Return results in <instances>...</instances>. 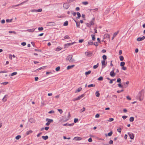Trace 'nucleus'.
Segmentation results:
<instances>
[{
    "instance_id": "obj_19",
    "label": "nucleus",
    "mask_w": 145,
    "mask_h": 145,
    "mask_svg": "<svg viewBox=\"0 0 145 145\" xmlns=\"http://www.w3.org/2000/svg\"><path fill=\"white\" fill-rule=\"evenodd\" d=\"M82 88H79L76 91L75 93H78L80 91L82 90Z\"/></svg>"
},
{
    "instance_id": "obj_5",
    "label": "nucleus",
    "mask_w": 145,
    "mask_h": 145,
    "mask_svg": "<svg viewBox=\"0 0 145 145\" xmlns=\"http://www.w3.org/2000/svg\"><path fill=\"white\" fill-rule=\"evenodd\" d=\"M85 95L84 94H83L81 95L80 96L78 97H77L74 99L73 100V101H75L76 100H80V99L82 98Z\"/></svg>"
},
{
    "instance_id": "obj_49",
    "label": "nucleus",
    "mask_w": 145,
    "mask_h": 145,
    "mask_svg": "<svg viewBox=\"0 0 145 145\" xmlns=\"http://www.w3.org/2000/svg\"><path fill=\"white\" fill-rule=\"evenodd\" d=\"M46 67V66H43L42 67H40V68H39L37 70H41V69H43L44 68V67Z\"/></svg>"
},
{
    "instance_id": "obj_33",
    "label": "nucleus",
    "mask_w": 145,
    "mask_h": 145,
    "mask_svg": "<svg viewBox=\"0 0 145 145\" xmlns=\"http://www.w3.org/2000/svg\"><path fill=\"white\" fill-rule=\"evenodd\" d=\"M17 74V72H13L12 74H11L10 75L11 76H13L14 75H16ZM10 75H9L10 76Z\"/></svg>"
},
{
    "instance_id": "obj_58",
    "label": "nucleus",
    "mask_w": 145,
    "mask_h": 145,
    "mask_svg": "<svg viewBox=\"0 0 145 145\" xmlns=\"http://www.w3.org/2000/svg\"><path fill=\"white\" fill-rule=\"evenodd\" d=\"M54 110H51L48 112L49 114L54 113Z\"/></svg>"
},
{
    "instance_id": "obj_36",
    "label": "nucleus",
    "mask_w": 145,
    "mask_h": 145,
    "mask_svg": "<svg viewBox=\"0 0 145 145\" xmlns=\"http://www.w3.org/2000/svg\"><path fill=\"white\" fill-rule=\"evenodd\" d=\"M82 4L84 5H86L88 4V2L87 1L82 2Z\"/></svg>"
},
{
    "instance_id": "obj_61",
    "label": "nucleus",
    "mask_w": 145,
    "mask_h": 145,
    "mask_svg": "<svg viewBox=\"0 0 145 145\" xmlns=\"http://www.w3.org/2000/svg\"><path fill=\"white\" fill-rule=\"evenodd\" d=\"M8 72L7 71H0V73H7Z\"/></svg>"
},
{
    "instance_id": "obj_8",
    "label": "nucleus",
    "mask_w": 145,
    "mask_h": 145,
    "mask_svg": "<svg viewBox=\"0 0 145 145\" xmlns=\"http://www.w3.org/2000/svg\"><path fill=\"white\" fill-rule=\"evenodd\" d=\"M76 43V42H74L72 43H67L66 44H65V48H67L69 46H70L72 45H73L75 43Z\"/></svg>"
},
{
    "instance_id": "obj_47",
    "label": "nucleus",
    "mask_w": 145,
    "mask_h": 145,
    "mask_svg": "<svg viewBox=\"0 0 145 145\" xmlns=\"http://www.w3.org/2000/svg\"><path fill=\"white\" fill-rule=\"evenodd\" d=\"M114 119L113 118H110L108 120V121L111 122L113 121Z\"/></svg>"
},
{
    "instance_id": "obj_14",
    "label": "nucleus",
    "mask_w": 145,
    "mask_h": 145,
    "mask_svg": "<svg viewBox=\"0 0 145 145\" xmlns=\"http://www.w3.org/2000/svg\"><path fill=\"white\" fill-rule=\"evenodd\" d=\"M75 65H69L67 66V70H69V69H71V68H72V67H74Z\"/></svg>"
},
{
    "instance_id": "obj_7",
    "label": "nucleus",
    "mask_w": 145,
    "mask_h": 145,
    "mask_svg": "<svg viewBox=\"0 0 145 145\" xmlns=\"http://www.w3.org/2000/svg\"><path fill=\"white\" fill-rule=\"evenodd\" d=\"M47 25L48 26H52L55 25L56 24L54 22H50L48 23Z\"/></svg>"
},
{
    "instance_id": "obj_56",
    "label": "nucleus",
    "mask_w": 145,
    "mask_h": 145,
    "mask_svg": "<svg viewBox=\"0 0 145 145\" xmlns=\"http://www.w3.org/2000/svg\"><path fill=\"white\" fill-rule=\"evenodd\" d=\"M21 45L23 46H25L26 45V43L25 42H23L21 43Z\"/></svg>"
},
{
    "instance_id": "obj_16",
    "label": "nucleus",
    "mask_w": 145,
    "mask_h": 145,
    "mask_svg": "<svg viewBox=\"0 0 145 145\" xmlns=\"http://www.w3.org/2000/svg\"><path fill=\"white\" fill-rule=\"evenodd\" d=\"M112 133H112V131H111L108 134V135H107L106 134H105V135L106 137L107 136H111L112 135Z\"/></svg>"
},
{
    "instance_id": "obj_53",
    "label": "nucleus",
    "mask_w": 145,
    "mask_h": 145,
    "mask_svg": "<svg viewBox=\"0 0 145 145\" xmlns=\"http://www.w3.org/2000/svg\"><path fill=\"white\" fill-rule=\"evenodd\" d=\"M38 30L39 31H42L43 29L42 27H39L38 28Z\"/></svg>"
},
{
    "instance_id": "obj_26",
    "label": "nucleus",
    "mask_w": 145,
    "mask_h": 145,
    "mask_svg": "<svg viewBox=\"0 0 145 145\" xmlns=\"http://www.w3.org/2000/svg\"><path fill=\"white\" fill-rule=\"evenodd\" d=\"M6 22H7V23H8V22H12V19H11L10 20L8 19L6 20Z\"/></svg>"
},
{
    "instance_id": "obj_25",
    "label": "nucleus",
    "mask_w": 145,
    "mask_h": 145,
    "mask_svg": "<svg viewBox=\"0 0 145 145\" xmlns=\"http://www.w3.org/2000/svg\"><path fill=\"white\" fill-rule=\"evenodd\" d=\"M7 96V95H5L4 97L3 98V101L4 102H5L7 100L6 97Z\"/></svg>"
},
{
    "instance_id": "obj_59",
    "label": "nucleus",
    "mask_w": 145,
    "mask_h": 145,
    "mask_svg": "<svg viewBox=\"0 0 145 145\" xmlns=\"http://www.w3.org/2000/svg\"><path fill=\"white\" fill-rule=\"evenodd\" d=\"M88 141L89 142H92V140L91 138H89Z\"/></svg>"
},
{
    "instance_id": "obj_52",
    "label": "nucleus",
    "mask_w": 145,
    "mask_h": 145,
    "mask_svg": "<svg viewBox=\"0 0 145 145\" xmlns=\"http://www.w3.org/2000/svg\"><path fill=\"white\" fill-rule=\"evenodd\" d=\"M64 38L65 39H69L70 38V37H69V36H68V35H66V36H65L64 37Z\"/></svg>"
},
{
    "instance_id": "obj_60",
    "label": "nucleus",
    "mask_w": 145,
    "mask_h": 145,
    "mask_svg": "<svg viewBox=\"0 0 145 145\" xmlns=\"http://www.w3.org/2000/svg\"><path fill=\"white\" fill-rule=\"evenodd\" d=\"M42 11V9L41 8L37 10V12H40Z\"/></svg>"
},
{
    "instance_id": "obj_32",
    "label": "nucleus",
    "mask_w": 145,
    "mask_h": 145,
    "mask_svg": "<svg viewBox=\"0 0 145 145\" xmlns=\"http://www.w3.org/2000/svg\"><path fill=\"white\" fill-rule=\"evenodd\" d=\"M21 137V136L20 135H18L16 137V140L19 139Z\"/></svg>"
},
{
    "instance_id": "obj_45",
    "label": "nucleus",
    "mask_w": 145,
    "mask_h": 145,
    "mask_svg": "<svg viewBox=\"0 0 145 145\" xmlns=\"http://www.w3.org/2000/svg\"><path fill=\"white\" fill-rule=\"evenodd\" d=\"M93 42L91 41H89L88 42V44L89 45H92L93 44Z\"/></svg>"
},
{
    "instance_id": "obj_51",
    "label": "nucleus",
    "mask_w": 145,
    "mask_h": 145,
    "mask_svg": "<svg viewBox=\"0 0 145 145\" xmlns=\"http://www.w3.org/2000/svg\"><path fill=\"white\" fill-rule=\"evenodd\" d=\"M58 110L61 114H62L63 112L62 110L61 109H58Z\"/></svg>"
},
{
    "instance_id": "obj_64",
    "label": "nucleus",
    "mask_w": 145,
    "mask_h": 145,
    "mask_svg": "<svg viewBox=\"0 0 145 145\" xmlns=\"http://www.w3.org/2000/svg\"><path fill=\"white\" fill-rule=\"evenodd\" d=\"M122 53V51L121 50H120L119 51V55H121Z\"/></svg>"
},
{
    "instance_id": "obj_31",
    "label": "nucleus",
    "mask_w": 145,
    "mask_h": 145,
    "mask_svg": "<svg viewBox=\"0 0 145 145\" xmlns=\"http://www.w3.org/2000/svg\"><path fill=\"white\" fill-rule=\"evenodd\" d=\"M99 63H98L96 65H95L93 66V68L94 69H96L98 67Z\"/></svg>"
},
{
    "instance_id": "obj_4",
    "label": "nucleus",
    "mask_w": 145,
    "mask_h": 145,
    "mask_svg": "<svg viewBox=\"0 0 145 145\" xmlns=\"http://www.w3.org/2000/svg\"><path fill=\"white\" fill-rule=\"evenodd\" d=\"M116 74L114 72V68H113V70L110 72V75L111 77H114L115 76Z\"/></svg>"
},
{
    "instance_id": "obj_24",
    "label": "nucleus",
    "mask_w": 145,
    "mask_h": 145,
    "mask_svg": "<svg viewBox=\"0 0 145 145\" xmlns=\"http://www.w3.org/2000/svg\"><path fill=\"white\" fill-rule=\"evenodd\" d=\"M35 29H27V31L29 32H31L34 31H35Z\"/></svg>"
},
{
    "instance_id": "obj_13",
    "label": "nucleus",
    "mask_w": 145,
    "mask_h": 145,
    "mask_svg": "<svg viewBox=\"0 0 145 145\" xmlns=\"http://www.w3.org/2000/svg\"><path fill=\"white\" fill-rule=\"evenodd\" d=\"M105 60H103L101 61V63H102V68H104L105 67Z\"/></svg>"
},
{
    "instance_id": "obj_10",
    "label": "nucleus",
    "mask_w": 145,
    "mask_h": 145,
    "mask_svg": "<svg viewBox=\"0 0 145 145\" xmlns=\"http://www.w3.org/2000/svg\"><path fill=\"white\" fill-rule=\"evenodd\" d=\"M86 55L88 57H91L92 55V53L89 52H86L85 53Z\"/></svg>"
},
{
    "instance_id": "obj_30",
    "label": "nucleus",
    "mask_w": 145,
    "mask_h": 145,
    "mask_svg": "<svg viewBox=\"0 0 145 145\" xmlns=\"http://www.w3.org/2000/svg\"><path fill=\"white\" fill-rule=\"evenodd\" d=\"M91 72V71H89L88 72H85V74L86 76L89 74Z\"/></svg>"
},
{
    "instance_id": "obj_23",
    "label": "nucleus",
    "mask_w": 145,
    "mask_h": 145,
    "mask_svg": "<svg viewBox=\"0 0 145 145\" xmlns=\"http://www.w3.org/2000/svg\"><path fill=\"white\" fill-rule=\"evenodd\" d=\"M104 38H110L109 35L108 34H105L104 35Z\"/></svg>"
},
{
    "instance_id": "obj_62",
    "label": "nucleus",
    "mask_w": 145,
    "mask_h": 145,
    "mask_svg": "<svg viewBox=\"0 0 145 145\" xmlns=\"http://www.w3.org/2000/svg\"><path fill=\"white\" fill-rule=\"evenodd\" d=\"M94 44L95 46H97L98 45V43L97 42H95L94 43Z\"/></svg>"
},
{
    "instance_id": "obj_50",
    "label": "nucleus",
    "mask_w": 145,
    "mask_h": 145,
    "mask_svg": "<svg viewBox=\"0 0 145 145\" xmlns=\"http://www.w3.org/2000/svg\"><path fill=\"white\" fill-rule=\"evenodd\" d=\"M117 82H119L120 83L121 82V79L120 78H118L117 80Z\"/></svg>"
},
{
    "instance_id": "obj_1",
    "label": "nucleus",
    "mask_w": 145,
    "mask_h": 145,
    "mask_svg": "<svg viewBox=\"0 0 145 145\" xmlns=\"http://www.w3.org/2000/svg\"><path fill=\"white\" fill-rule=\"evenodd\" d=\"M72 55H70L68 56L66 58V60L69 61L70 63L72 62L75 61L74 59L72 58Z\"/></svg>"
},
{
    "instance_id": "obj_34",
    "label": "nucleus",
    "mask_w": 145,
    "mask_h": 145,
    "mask_svg": "<svg viewBox=\"0 0 145 145\" xmlns=\"http://www.w3.org/2000/svg\"><path fill=\"white\" fill-rule=\"evenodd\" d=\"M125 64V63L124 62H121L120 63V66L121 67L124 66Z\"/></svg>"
},
{
    "instance_id": "obj_12",
    "label": "nucleus",
    "mask_w": 145,
    "mask_h": 145,
    "mask_svg": "<svg viewBox=\"0 0 145 145\" xmlns=\"http://www.w3.org/2000/svg\"><path fill=\"white\" fill-rule=\"evenodd\" d=\"M82 139V138L80 137H74L73 138L74 140H80Z\"/></svg>"
},
{
    "instance_id": "obj_48",
    "label": "nucleus",
    "mask_w": 145,
    "mask_h": 145,
    "mask_svg": "<svg viewBox=\"0 0 145 145\" xmlns=\"http://www.w3.org/2000/svg\"><path fill=\"white\" fill-rule=\"evenodd\" d=\"M60 67L58 66L56 68V70L57 71H58L60 70Z\"/></svg>"
},
{
    "instance_id": "obj_39",
    "label": "nucleus",
    "mask_w": 145,
    "mask_h": 145,
    "mask_svg": "<svg viewBox=\"0 0 145 145\" xmlns=\"http://www.w3.org/2000/svg\"><path fill=\"white\" fill-rule=\"evenodd\" d=\"M8 33H13L15 34H16V32L14 31H8Z\"/></svg>"
},
{
    "instance_id": "obj_57",
    "label": "nucleus",
    "mask_w": 145,
    "mask_h": 145,
    "mask_svg": "<svg viewBox=\"0 0 145 145\" xmlns=\"http://www.w3.org/2000/svg\"><path fill=\"white\" fill-rule=\"evenodd\" d=\"M127 117V116H123L122 117V118L124 120L126 119Z\"/></svg>"
},
{
    "instance_id": "obj_42",
    "label": "nucleus",
    "mask_w": 145,
    "mask_h": 145,
    "mask_svg": "<svg viewBox=\"0 0 145 145\" xmlns=\"http://www.w3.org/2000/svg\"><path fill=\"white\" fill-rule=\"evenodd\" d=\"M37 12V10L36 9H33L29 11V12Z\"/></svg>"
},
{
    "instance_id": "obj_38",
    "label": "nucleus",
    "mask_w": 145,
    "mask_h": 145,
    "mask_svg": "<svg viewBox=\"0 0 145 145\" xmlns=\"http://www.w3.org/2000/svg\"><path fill=\"white\" fill-rule=\"evenodd\" d=\"M88 87H95V85L93 84H91L88 85Z\"/></svg>"
},
{
    "instance_id": "obj_2",
    "label": "nucleus",
    "mask_w": 145,
    "mask_h": 145,
    "mask_svg": "<svg viewBox=\"0 0 145 145\" xmlns=\"http://www.w3.org/2000/svg\"><path fill=\"white\" fill-rule=\"evenodd\" d=\"M28 1V0H26L25 1H24L22 3H20L19 4H18V5H12V6H10L9 8H14L15 7H18V6H19L20 5H22V4H23L26 3V2H27V1Z\"/></svg>"
},
{
    "instance_id": "obj_9",
    "label": "nucleus",
    "mask_w": 145,
    "mask_h": 145,
    "mask_svg": "<svg viewBox=\"0 0 145 145\" xmlns=\"http://www.w3.org/2000/svg\"><path fill=\"white\" fill-rule=\"evenodd\" d=\"M128 134L130 137V138L131 139H133L134 137V135L131 133H128Z\"/></svg>"
},
{
    "instance_id": "obj_22",
    "label": "nucleus",
    "mask_w": 145,
    "mask_h": 145,
    "mask_svg": "<svg viewBox=\"0 0 145 145\" xmlns=\"http://www.w3.org/2000/svg\"><path fill=\"white\" fill-rule=\"evenodd\" d=\"M98 91H97L95 93L96 96L97 97H99L100 96V93H99Z\"/></svg>"
},
{
    "instance_id": "obj_29",
    "label": "nucleus",
    "mask_w": 145,
    "mask_h": 145,
    "mask_svg": "<svg viewBox=\"0 0 145 145\" xmlns=\"http://www.w3.org/2000/svg\"><path fill=\"white\" fill-rule=\"evenodd\" d=\"M32 132V131L31 130H29L26 132L27 135H28Z\"/></svg>"
},
{
    "instance_id": "obj_27",
    "label": "nucleus",
    "mask_w": 145,
    "mask_h": 145,
    "mask_svg": "<svg viewBox=\"0 0 145 145\" xmlns=\"http://www.w3.org/2000/svg\"><path fill=\"white\" fill-rule=\"evenodd\" d=\"M134 120V118L133 117H131L130 118L129 121L130 122H132Z\"/></svg>"
},
{
    "instance_id": "obj_54",
    "label": "nucleus",
    "mask_w": 145,
    "mask_h": 145,
    "mask_svg": "<svg viewBox=\"0 0 145 145\" xmlns=\"http://www.w3.org/2000/svg\"><path fill=\"white\" fill-rule=\"evenodd\" d=\"M121 129L120 128H119L118 129H117L118 131V132L119 133H121Z\"/></svg>"
},
{
    "instance_id": "obj_28",
    "label": "nucleus",
    "mask_w": 145,
    "mask_h": 145,
    "mask_svg": "<svg viewBox=\"0 0 145 145\" xmlns=\"http://www.w3.org/2000/svg\"><path fill=\"white\" fill-rule=\"evenodd\" d=\"M91 36L92 37V39L93 40H94L95 39L94 35H91Z\"/></svg>"
},
{
    "instance_id": "obj_17",
    "label": "nucleus",
    "mask_w": 145,
    "mask_h": 145,
    "mask_svg": "<svg viewBox=\"0 0 145 145\" xmlns=\"http://www.w3.org/2000/svg\"><path fill=\"white\" fill-rule=\"evenodd\" d=\"M42 138L44 140H46L48 139V136H42Z\"/></svg>"
},
{
    "instance_id": "obj_18",
    "label": "nucleus",
    "mask_w": 145,
    "mask_h": 145,
    "mask_svg": "<svg viewBox=\"0 0 145 145\" xmlns=\"http://www.w3.org/2000/svg\"><path fill=\"white\" fill-rule=\"evenodd\" d=\"M74 21L75 22L76 25V27H80V23L79 22H78L76 20L74 19Z\"/></svg>"
},
{
    "instance_id": "obj_40",
    "label": "nucleus",
    "mask_w": 145,
    "mask_h": 145,
    "mask_svg": "<svg viewBox=\"0 0 145 145\" xmlns=\"http://www.w3.org/2000/svg\"><path fill=\"white\" fill-rule=\"evenodd\" d=\"M102 57L103 59L104 60H105L107 59L106 56L105 55H103Z\"/></svg>"
},
{
    "instance_id": "obj_35",
    "label": "nucleus",
    "mask_w": 145,
    "mask_h": 145,
    "mask_svg": "<svg viewBox=\"0 0 145 145\" xmlns=\"http://www.w3.org/2000/svg\"><path fill=\"white\" fill-rule=\"evenodd\" d=\"M120 59L121 61H122L123 60L124 58L122 56H120Z\"/></svg>"
},
{
    "instance_id": "obj_43",
    "label": "nucleus",
    "mask_w": 145,
    "mask_h": 145,
    "mask_svg": "<svg viewBox=\"0 0 145 145\" xmlns=\"http://www.w3.org/2000/svg\"><path fill=\"white\" fill-rule=\"evenodd\" d=\"M89 24L91 25H93L94 24L92 20H91Z\"/></svg>"
},
{
    "instance_id": "obj_41",
    "label": "nucleus",
    "mask_w": 145,
    "mask_h": 145,
    "mask_svg": "<svg viewBox=\"0 0 145 145\" xmlns=\"http://www.w3.org/2000/svg\"><path fill=\"white\" fill-rule=\"evenodd\" d=\"M85 108L84 107H83V109H81V110H80V112H84V111L85 110Z\"/></svg>"
},
{
    "instance_id": "obj_63",
    "label": "nucleus",
    "mask_w": 145,
    "mask_h": 145,
    "mask_svg": "<svg viewBox=\"0 0 145 145\" xmlns=\"http://www.w3.org/2000/svg\"><path fill=\"white\" fill-rule=\"evenodd\" d=\"M86 24L87 26L88 27H90L91 25L90 24L88 23H87Z\"/></svg>"
},
{
    "instance_id": "obj_15",
    "label": "nucleus",
    "mask_w": 145,
    "mask_h": 145,
    "mask_svg": "<svg viewBox=\"0 0 145 145\" xmlns=\"http://www.w3.org/2000/svg\"><path fill=\"white\" fill-rule=\"evenodd\" d=\"M119 32V31H118L117 32H115L113 35V37L112 38V39L113 40L114 38L118 34V33Z\"/></svg>"
},
{
    "instance_id": "obj_20",
    "label": "nucleus",
    "mask_w": 145,
    "mask_h": 145,
    "mask_svg": "<svg viewBox=\"0 0 145 145\" xmlns=\"http://www.w3.org/2000/svg\"><path fill=\"white\" fill-rule=\"evenodd\" d=\"M29 121L31 123H33L34 122V120L33 118H31L29 119Z\"/></svg>"
},
{
    "instance_id": "obj_46",
    "label": "nucleus",
    "mask_w": 145,
    "mask_h": 145,
    "mask_svg": "<svg viewBox=\"0 0 145 145\" xmlns=\"http://www.w3.org/2000/svg\"><path fill=\"white\" fill-rule=\"evenodd\" d=\"M61 50L60 48V47L59 46L57 47V48H56V51H59V50Z\"/></svg>"
},
{
    "instance_id": "obj_6",
    "label": "nucleus",
    "mask_w": 145,
    "mask_h": 145,
    "mask_svg": "<svg viewBox=\"0 0 145 145\" xmlns=\"http://www.w3.org/2000/svg\"><path fill=\"white\" fill-rule=\"evenodd\" d=\"M70 4L68 3H64L63 4V7L65 9H67L70 7Z\"/></svg>"
},
{
    "instance_id": "obj_3",
    "label": "nucleus",
    "mask_w": 145,
    "mask_h": 145,
    "mask_svg": "<svg viewBox=\"0 0 145 145\" xmlns=\"http://www.w3.org/2000/svg\"><path fill=\"white\" fill-rule=\"evenodd\" d=\"M46 120V121H47V122L46 123V125L47 126H48L50 123L53 122V120L52 119L47 118Z\"/></svg>"
},
{
    "instance_id": "obj_37",
    "label": "nucleus",
    "mask_w": 145,
    "mask_h": 145,
    "mask_svg": "<svg viewBox=\"0 0 145 145\" xmlns=\"http://www.w3.org/2000/svg\"><path fill=\"white\" fill-rule=\"evenodd\" d=\"M68 22L67 21H66L65 22L64 24H63V25L64 26H67L68 25Z\"/></svg>"
},
{
    "instance_id": "obj_21",
    "label": "nucleus",
    "mask_w": 145,
    "mask_h": 145,
    "mask_svg": "<svg viewBox=\"0 0 145 145\" xmlns=\"http://www.w3.org/2000/svg\"><path fill=\"white\" fill-rule=\"evenodd\" d=\"M77 17H76V18H78V19H79V18L80 17H81V14H80V13L78 12H77Z\"/></svg>"
},
{
    "instance_id": "obj_11",
    "label": "nucleus",
    "mask_w": 145,
    "mask_h": 145,
    "mask_svg": "<svg viewBox=\"0 0 145 145\" xmlns=\"http://www.w3.org/2000/svg\"><path fill=\"white\" fill-rule=\"evenodd\" d=\"M144 39H145V37L143 36L142 37L138 38L137 39V40L138 41H140L143 40Z\"/></svg>"
},
{
    "instance_id": "obj_55",
    "label": "nucleus",
    "mask_w": 145,
    "mask_h": 145,
    "mask_svg": "<svg viewBox=\"0 0 145 145\" xmlns=\"http://www.w3.org/2000/svg\"><path fill=\"white\" fill-rule=\"evenodd\" d=\"M78 121V119L77 118H75L74 120V122L75 123H76Z\"/></svg>"
},
{
    "instance_id": "obj_44",
    "label": "nucleus",
    "mask_w": 145,
    "mask_h": 145,
    "mask_svg": "<svg viewBox=\"0 0 145 145\" xmlns=\"http://www.w3.org/2000/svg\"><path fill=\"white\" fill-rule=\"evenodd\" d=\"M103 78L102 76H100L98 78V80H99V81L102 80H103Z\"/></svg>"
}]
</instances>
